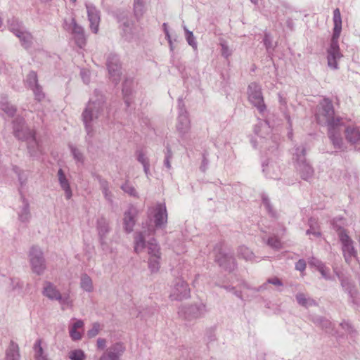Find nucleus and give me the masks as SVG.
Segmentation results:
<instances>
[{"label": "nucleus", "mask_w": 360, "mask_h": 360, "mask_svg": "<svg viewBox=\"0 0 360 360\" xmlns=\"http://www.w3.org/2000/svg\"><path fill=\"white\" fill-rule=\"evenodd\" d=\"M219 45L221 46V56L226 59H228L233 53L232 48H231L227 41L224 39L220 40Z\"/></svg>", "instance_id": "nucleus-44"}, {"label": "nucleus", "mask_w": 360, "mask_h": 360, "mask_svg": "<svg viewBox=\"0 0 360 360\" xmlns=\"http://www.w3.org/2000/svg\"><path fill=\"white\" fill-rule=\"evenodd\" d=\"M314 221V220L312 219H311L309 220V226H310V229H308L307 231H306V234L307 235H311L312 234L313 236H316V237H319L321 236V233L320 231L312 224V222Z\"/></svg>", "instance_id": "nucleus-56"}, {"label": "nucleus", "mask_w": 360, "mask_h": 360, "mask_svg": "<svg viewBox=\"0 0 360 360\" xmlns=\"http://www.w3.org/2000/svg\"><path fill=\"white\" fill-rule=\"evenodd\" d=\"M4 360H20V349L15 342L11 341L6 349Z\"/></svg>", "instance_id": "nucleus-26"}, {"label": "nucleus", "mask_w": 360, "mask_h": 360, "mask_svg": "<svg viewBox=\"0 0 360 360\" xmlns=\"http://www.w3.org/2000/svg\"><path fill=\"white\" fill-rule=\"evenodd\" d=\"M129 13L125 11H117L115 13V17L117 22L120 24V27L122 30V36L127 41H130L133 38L134 30L133 23L128 18Z\"/></svg>", "instance_id": "nucleus-14"}, {"label": "nucleus", "mask_w": 360, "mask_h": 360, "mask_svg": "<svg viewBox=\"0 0 360 360\" xmlns=\"http://www.w3.org/2000/svg\"><path fill=\"white\" fill-rule=\"evenodd\" d=\"M88 20L90 22L91 30L96 34L98 32V27L101 20L100 11L92 4H86Z\"/></svg>", "instance_id": "nucleus-17"}, {"label": "nucleus", "mask_w": 360, "mask_h": 360, "mask_svg": "<svg viewBox=\"0 0 360 360\" xmlns=\"http://www.w3.org/2000/svg\"><path fill=\"white\" fill-rule=\"evenodd\" d=\"M321 274L322 277L324 278L326 280L330 279V275H329V269L327 268L325 264H323L322 266H321L319 269H317Z\"/></svg>", "instance_id": "nucleus-60"}, {"label": "nucleus", "mask_w": 360, "mask_h": 360, "mask_svg": "<svg viewBox=\"0 0 360 360\" xmlns=\"http://www.w3.org/2000/svg\"><path fill=\"white\" fill-rule=\"evenodd\" d=\"M154 222L157 228L165 227L167 222V212L165 203H158L155 207Z\"/></svg>", "instance_id": "nucleus-20"}, {"label": "nucleus", "mask_w": 360, "mask_h": 360, "mask_svg": "<svg viewBox=\"0 0 360 360\" xmlns=\"http://www.w3.org/2000/svg\"><path fill=\"white\" fill-rule=\"evenodd\" d=\"M42 340L38 339L34 346L33 349L34 352V358L36 360H49L47 355L44 354V349L41 346Z\"/></svg>", "instance_id": "nucleus-36"}, {"label": "nucleus", "mask_w": 360, "mask_h": 360, "mask_svg": "<svg viewBox=\"0 0 360 360\" xmlns=\"http://www.w3.org/2000/svg\"><path fill=\"white\" fill-rule=\"evenodd\" d=\"M145 4L143 0H134V11L136 18H140L145 13Z\"/></svg>", "instance_id": "nucleus-42"}, {"label": "nucleus", "mask_w": 360, "mask_h": 360, "mask_svg": "<svg viewBox=\"0 0 360 360\" xmlns=\"http://www.w3.org/2000/svg\"><path fill=\"white\" fill-rule=\"evenodd\" d=\"M70 150L75 160H77V162L83 161V155L79 151V150H78L77 148L72 146H70Z\"/></svg>", "instance_id": "nucleus-58"}, {"label": "nucleus", "mask_w": 360, "mask_h": 360, "mask_svg": "<svg viewBox=\"0 0 360 360\" xmlns=\"http://www.w3.org/2000/svg\"><path fill=\"white\" fill-rule=\"evenodd\" d=\"M21 205L18 210V220L22 223H28L31 218L30 204L23 195L20 196Z\"/></svg>", "instance_id": "nucleus-21"}, {"label": "nucleus", "mask_w": 360, "mask_h": 360, "mask_svg": "<svg viewBox=\"0 0 360 360\" xmlns=\"http://www.w3.org/2000/svg\"><path fill=\"white\" fill-rule=\"evenodd\" d=\"M266 244L276 250H280L282 248L281 241L276 236L269 237L266 240Z\"/></svg>", "instance_id": "nucleus-46"}, {"label": "nucleus", "mask_w": 360, "mask_h": 360, "mask_svg": "<svg viewBox=\"0 0 360 360\" xmlns=\"http://www.w3.org/2000/svg\"><path fill=\"white\" fill-rule=\"evenodd\" d=\"M347 141L352 144L360 143V129L356 126H348L345 130Z\"/></svg>", "instance_id": "nucleus-24"}, {"label": "nucleus", "mask_w": 360, "mask_h": 360, "mask_svg": "<svg viewBox=\"0 0 360 360\" xmlns=\"http://www.w3.org/2000/svg\"><path fill=\"white\" fill-rule=\"evenodd\" d=\"M262 205L268 212V213L272 216H275V212L274 211L272 206L271 205L270 200L269 197L266 194L262 195Z\"/></svg>", "instance_id": "nucleus-48"}, {"label": "nucleus", "mask_w": 360, "mask_h": 360, "mask_svg": "<svg viewBox=\"0 0 360 360\" xmlns=\"http://www.w3.org/2000/svg\"><path fill=\"white\" fill-rule=\"evenodd\" d=\"M98 181L105 199L109 202L112 203L113 196L109 188V183L105 179L101 177H98Z\"/></svg>", "instance_id": "nucleus-33"}, {"label": "nucleus", "mask_w": 360, "mask_h": 360, "mask_svg": "<svg viewBox=\"0 0 360 360\" xmlns=\"http://www.w3.org/2000/svg\"><path fill=\"white\" fill-rule=\"evenodd\" d=\"M69 358L71 360H84L85 358V354L82 350L75 349L70 352Z\"/></svg>", "instance_id": "nucleus-51"}, {"label": "nucleus", "mask_w": 360, "mask_h": 360, "mask_svg": "<svg viewBox=\"0 0 360 360\" xmlns=\"http://www.w3.org/2000/svg\"><path fill=\"white\" fill-rule=\"evenodd\" d=\"M43 295L51 300H57L61 293L57 288L51 282H45L42 291Z\"/></svg>", "instance_id": "nucleus-25"}, {"label": "nucleus", "mask_w": 360, "mask_h": 360, "mask_svg": "<svg viewBox=\"0 0 360 360\" xmlns=\"http://www.w3.org/2000/svg\"><path fill=\"white\" fill-rule=\"evenodd\" d=\"M105 108L103 95L96 91L82 115L87 136L90 138L94 135V122L103 115Z\"/></svg>", "instance_id": "nucleus-2"}, {"label": "nucleus", "mask_w": 360, "mask_h": 360, "mask_svg": "<svg viewBox=\"0 0 360 360\" xmlns=\"http://www.w3.org/2000/svg\"><path fill=\"white\" fill-rule=\"evenodd\" d=\"M338 236L342 244L343 257L346 262L349 263L350 259L356 257L357 254L354 246V241L344 229L340 231Z\"/></svg>", "instance_id": "nucleus-13"}, {"label": "nucleus", "mask_w": 360, "mask_h": 360, "mask_svg": "<svg viewBox=\"0 0 360 360\" xmlns=\"http://www.w3.org/2000/svg\"><path fill=\"white\" fill-rule=\"evenodd\" d=\"M58 179L61 188L65 192L66 199H70L72 196V192L70 186L69 180L67 179L62 169H59L58 171Z\"/></svg>", "instance_id": "nucleus-23"}, {"label": "nucleus", "mask_w": 360, "mask_h": 360, "mask_svg": "<svg viewBox=\"0 0 360 360\" xmlns=\"http://www.w3.org/2000/svg\"><path fill=\"white\" fill-rule=\"evenodd\" d=\"M25 82L30 89L39 85L37 73L34 71L30 72L27 75Z\"/></svg>", "instance_id": "nucleus-45"}, {"label": "nucleus", "mask_w": 360, "mask_h": 360, "mask_svg": "<svg viewBox=\"0 0 360 360\" xmlns=\"http://www.w3.org/2000/svg\"><path fill=\"white\" fill-rule=\"evenodd\" d=\"M84 326V321L82 320H77L70 328V336L74 341L80 340L82 339V334L77 330L78 328H82Z\"/></svg>", "instance_id": "nucleus-31"}, {"label": "nucleus", "mask_w": 360, "mask_h": 360, "mask_svg": "<svg viewBox=\"0 0 360 360\" xmlns=\"http://www.w3.org/2000/svg\"><path fill=\"white\" fill-rule=\"evenodd\" d=\"M269 129V127L266 122H259L258 124L255 125L254 128L255 133L262 139V132L267 131Z\"/></svg>", "instance_id": "nucleus-47"}, {"label": "nucleus", "mask_w": 360, "mask_h": 360, "mask_svg": "<svg viewBox=\"0 0 360 360\" xmlns=\"http://www.w3.org/2000/svg\"><path fill=\"white\" fill-rule=\"evenodd\" d=\"M146 248L144 236L141 232L136 233L134 236V251L136 253L141 252Z\"/></svg>", "instance_id": "nucleus-37"}, {"label": "nucleus", "mask_w": 360, "mask_h": 360, "mask_svg": "<svg viewBox=\"0 0 360 360\" xmlns=\"http://www.w3.org/2000/svg\"><path fill=\"white\" fill-rule=\"evenodd\" d=\"M126 351V345L122 342H116L103 351L100 357H94L96 360H119Z\"/></svg>", "instance_id": "nucleus-12"}, {"label": "nucleus", "mask_w": 360, "mask_h": 360, "mask_svg": "<svg viewBox=\"0 0 360 360\" xmlns=\"http://www.w3.org/2000/svg\"><path fill=\"white\" fill-rule=\"evenodd\" d=\"M31 89L32 90V91L34 94L35 98L37 101H40L44 98L45 95L42 91V88L39 85H37Z\"/></svg>", "instance_id": "nucleus-54"}, {"label": "nucleus", "mask_w": 360, "mask_h": 360, "mask_svg": "<svg viewBox=\"0 0 360 360\" xmlns=\"http://www.w3.org/2000/svg\"><path fill=\"white\" fill-rule=\"evenodd\" d=\"M267 283H270V284H272V285H277V286H282L283 285V283L282 281L277 277H273V278H270L267 280Z\"/></svg>", "instance_id": "nucleus-64"}, {"label": "nucleus", "mask_w": 360, "mask_h": 360, "mask_svg": "<svg viewBox=\"0 0 360 360\" xmlns=\"http://www.w3.org/2000/svg\"><path fill=\"white\" fill-rule=\"evenodd\" d=\"M191 297V290L188 284L182 278H175L170 288L169 299L181 301Z\"/></svg>", "instance_id": "nucleus-6"}, {"label": "nucleus", "mask_w": 360, "mask_h": 360, "mask_svg": "<svg viewBox=\"0 0 360 360\" xmlns=\"http://www.w3.org/2000/svg\"><path fill=\"white\" fill-rule=\"evenodd\" d=\"M237 252L238 257H241L246 261L252 262L256 257L253 252L245 245L240 246Z\"/></svg>", "instance_id": "nucleus-35"}, {"label": "nucleus", "mask_w": 360, "mask_h": 360, "mask_svg": "<svg viewBox=\"0 0 360 360\" xmlns=\"http://www.w3.org/2000/svg\"><path fill=\"white\" fill-rule=\"evenodd\" d=\"M179 115L176 128L181 138H184L191 129V122L188 114L184 108V104L181 98L178 99Z\"/></svg>", "instance_id": "nucleus-9"}, {"label": "nucleus", "mask_w": 360, "mask_h": 360, "mask_svg": "<svg viewBox=\"0 0 360 360\" xmlns=\"http://www.w3.org/2000/svg\"><path fill=\"white\" fill-rule=\"evenodd\" d=\"M97 230L101 245H105L106 237L110 232L108 221L103 217L98 219L97 221Z\"/></svg>", "instance_id": "nucleus-22"}, {"label": "nucleus", "mask_w": 360, "mask_h": 360, "mask_svg": "<svg viewBox=\"0 0 360 360\" xmlns=\"http://www.w3.org/2000/svg\"><path fill=\"white\" fill-rule=\"evenodd\" d=\"M160 257H153L148 258V268L151 273L158 272L160 268Z\"/></svg>", "instance_id": "nucleus-43"}, {"label": "nucleus", "mask_w": 360, "mask_h": 360, "mask_svg": "<svg viewBox=\"0 0 360 360\" xmlns=\"http://www.w3.org/2000/svg\"><path fill=\"white\" fill-rule=\"evenodd\" d=\"M80 75L83 82L85 84H89L90 82V72L86 69H82L80 71Z\"/></svg>", "instance_id": "nucleus-59"}, {"label": "nucleus", "mask_w": 360, "mask_h": 360, "mask_svg": "<svg viewBox=\"0 0 360 360\" xmlns=\"http://www.w3.org/2000/svg\"><path fill=\"white\" fill-rule=\"evenodd\" d=\"M63 26L65 30L71 32L75 43L79 48L85 46L86 36L84 28L77 23L74 18L70 20L65 19Z\"/></svg>", "instance_id": "nucleus-8"}, {"label": "nucleus", "mask_w": 360, "mask_h": 360, "mask_svg": "<svg viewBox=\"0 0 360 360\" xmlns=\"http://www.w3.org/2000/svg\"><path fill=\"white\" fill-rule=\"evenodd\" d=\"M295 299L297 304L304 308L317 305V302L313 298L303 292L297 293Z\"/></svg>", "instance_id": "nucleus-27"}, {"label": "nucleus", "mask_w": 360, "mask_h": 360, "mask_svg": "<svg viewBox=\"0 0 360 360\" xmlns=\"http://www.w3.org/2000/svg\"><path fill=\"white\" fill-rule=\"evenodd\" d=\"M19 38L21 45L25 49H28L32 44V37L26 30L21 31L19 34L15 35Z\"/></svg>", "instance_id": "nucleus-34"}, {"label": "nucleus", "mask_w": 360, "mask_h": 360, "mask_svg": "<svg viewBox=\"0 0 360 360\" xmlns=\"http://www.w3.org/2000/svg\"><path fill=\"white\" fill-rule=\"evenodd\" d=\"M79 285L86 292H91L94 289L91 278L86 273L81 274Z\"/></svg>", "instance_id": "nucleus-28"}, {"label": "nucleus", "mask_w": 360, "mask_h": 360, "mask_svg": "<svg viewBox=\"0 0 360 360\" xmlns=\"http://www.w3.org/2000/svg\"><path fill=\"white\" fill-rule=\"evenodd\" d=\"M262 170L269 179H277L281 174L280 163L275 157L269 158L266 162L262 163Z\"/></svg>", "instance_id": "nucleus-16"}, {"label": "nucleus", "mask_w": 360, "mask_h": 360, "mask_svg": "<svg viewBox=\"0 0 360 360\" xmlns=\"http://www.w3.org/2000/svg\"><path fill=\"white\" fill-rule=\"evenodd\" d=\"M136 159L137 161L140 162L142 165H145L150 163L148 158L145 155V153L142 150L136 151Z\"/></svg>", "instance_id": "nucleus-53"}, {"label": "nucleus", "mask_w": 360, "mask_h": 360, "mask_svg": "<svg viewBox=\"0 0 360 360\" xmlns=\"http://www.w3.org/2000/svg\"><path fill=\"white\" fill-rule=\"evenodd\" d=\"M120 188L129 195L139 198V193L136 190L135 187L132 185V184L129 181L126 180L125 182L121 186Z\"/></svg>", "instance_id": "nucleus-41"}, {"label": "nucleus", "mask_w": 360, "mask_h": 360, "mask_svg": "<svg viewBox=\"0 0 360 360\" xmlns=\"http://www.w3.org/2000/svg\"><path fill=\"white\" fill-rule=\"evenodd\" d=\"M57 301H58L61 305L62 310L72 308L73 306V301L70 298V292H65L63 295H60Z\"/></svg>", "instance_id": "nucleus-40"}, {"label": "nucleus", "mask_w": 360, "mask_h": 360, "mask_svg": "<svg viewBox=\"0 0 360 360\" xmlns=\"http://www.w3.org/2000/svg\"><path fill=\"white\" fill-rule=\"evenodd\" d=\"M147 247L149 257L161 256L160 246L154 238H152L148 242Z\"/></svg>", "instance_id": "nucleus-38"}, {"label": "nucleus", "mask_w": 360, "mask_h": 360, "mask_svg": "<svg viewBox=\"0 0 360 360\" xmlns=\"http://www.w3.org/2000/svg\"><path fill=\"white\" fill-rule=\"evenodd\" d=\"M107 345V341L105 338H99L96 340V347L98 350H104L105 349Z\"/></svg>", "instance_id": "nucleus-61"}, {"label": "nucleus", "mask_w": 360, "mask_h": 360, "mask_svg": "<svg viewBox=\"0 0 360 360\" xmlns=\"http://www.w3.org/2000/svg\"><path fill=\"white\" fill-rule=\"evenodd\" d=\"M138 214L137 209L133 206L129 205L128 209L124 213L123 226L124 231L129 233H131L136 224V217Z\"/></svg>", "instance_id": "nucleus-18"}, {"label": "nucleus", "mask_w": 360, "mask_h": 360, "mask_svg": "<svg viewBox=\"0 0 360 360\" xmlns=\"http://www.w3.org/2000/svg\"><path fill=\"white\" fill-rule=\"evenodd\" d=\"M13 125L15 136L19 140L27 141V148L32 150V143L36 145L34 131L27 126L25 120L21 117H17L13 121Z\"/></svg>", "instance_id": "nucleus-4"}, {"label": "nucleus", "mask_w": 360, "mask_h": 360, "mask_svg": "<svg viewBox=\"0 0 360 360\" xmlns=\"http://www.w3.org/2000/svg\"><path fill=\"white\" fill-rule=\"evenodd\" d=\"M215 260L221 267L229 271L234 270L236 266L235 258L230 253L220 251L216 255Z\"/></svg>", "instance_id": "nucleus-19"}, {"label": "nucleus", "mask_w": 360, "mask_h": 360, "mask_svg": "<svg viewBox=\"0 0 360 360\" xmlns=\"http://www.w3.org/2000/svg\"><path fill=\"white\" fill-rule=\"evenodd\" d=\"M0 105L1 110L6 113L8 116H13L16 108L11 104H10L6 97H1V100L0 101Z\"/></svg>", "instance_id": "nucleus-39"}, {"label": "nucleus", "mask_w": 360, "mask_h": 360, "mask_svg": "<svg viewBox=\"0 0 360 360\" xmlns=\"http://www.w3.org/2000/svg\"><path fill=\"white\" fill-rule=\"evenodd\" d=\"M309 263L311 266L316 267L317 269H319L321 266H322L324 264L323 263H322L321 261L315 257H312L309 262Z\"/></svg>", "instance_id": "nucleus-63"}, {"label": "nucleus", "mask_w": 360, "mask_h": 360, "mask_svg": "<svg viewBox=\"0 0 360 360\" xmlns=\"http://www.w3.org/2000/svg\"><path fill=\"white\" fill-rule=\"evenodd\" d=\"M172 152L169 147H167V151L165 153V158L164 160V165L168 169H170L172 166L170 163V160L172 158Z\"/></svg>", "instance_id": "nucleus-55"}, {"label": "nucleus", "mask_w": 360, "mask_h": 360, "mask_svg": "<svg viewBox=\"0 0 360 360\" xmlns=\"http://www.w3.org/2000/svg\"><path fill=\"white\" fill-rule=\"evenodd\" d=\"M205 313L206 307L202 303L184 306L179 311V314L187 320L198 319Z\"/></svg>", "instance_id": "nucleus-15"}, {"label": "nucleus", "mask_w": 360, "mask_h": 360, "mask_svg": "<svg viewBox=\"0 0 360 360\" xmlns=\"http://www.w3.org/2000/svg\"><path fill=\"white\" fill-rule=\"evenodd\" d=\"M106 66L110 79L115 83L120 80L122 65L120 57L116 53H111L107 57Z\"/></svg>", "instance_id": "nucleus-11"}, {"label": "nucleus", "mask_w": 360, "mask_h": 360, "mask_svg": "<svg viewBox=\"0 0 360 360\" xmlns=\"http://www.w3.org/2000/svg\"><path fill=\"white\" fill-rule=\"evenodd\" d=\"M306 262L304 259H299L295 264V269L300 271H303L306 269Z\"/></svg>", "instance_id": "nucleus-62"}, {"label": "nucleus", "mask_w": 360, "mask_h": 360, "mask_svg": "<svg viewBox=\"0 0 360 360\" xmlns=\"http://www.w3.org/2000/svg\"><path fill=\"white\" fill-rule=\"evenodd\" d=\"M248 95L249 101L256 107L260 112H263L266 110L262 89L258 84L252 82L249 84Z\"/></svg>", "instance_id": "nucleus-10"}, {"label": "nucleus", "mask_w": 360, "mask_h": 360, "mask_svg": "<svg viewBox=\"0 0 360 360\" xmlns=\"http://www.w3.org/2000/svg\"><path fill=\"white\" fill-rule=\"evenodd\" d=\"M29 259L32 271L41 275L46 269V262L42 250L38 246H32L29 251Z\"/></svg>", "instance_id": "nucleus-7"}, {"label": "nucleus", "mask_w": 360, "mask_h": 360, "mask_svg": "<svg viewBox=\"0 0 360 360\" xmlns=\"http://www.w3.org/2000/svg\"><path fill=\"white\" fill-rule=\"evenodd\" d=\"M8 26L9 30L15 35L19 34L21 31L25 30L21 22L16 18L9 19L8 20Z\"/></svg>", "instance_id": "nucleus-32"}, {"label": "nucleus", "mask_w": 360, "mask_h": 360, "mask_svg": "<svg viewBox=\"0 0 360 360\" xmlns=\"http://www.w3.org/2000/svg\"><path fill=\"white\" fill-rule=\"evenodd\" d=\"M262 205L268 212V213L272 216H275V212L274 211L272 206L271 205L270 200L269 197L266 194L262 195Z\"/></svg>", "instance_id": "nucleus-49"}, {"label": "nucleus", "mask_w": 360, "mask_h": 360, "mask_svg": "<svg viewBox=\"0 0 360 360\" xmlns=\"http://www.w3.org/2000/svg\"><path fill=\"white\" fill-rule=\"evenodd\" d=\"M13 170H14L15 173L16 174V175L18 176V182H19V185H20L19 191H20V195H22V190L27 186L29 174L27 172H24L16 167L13 169Z\"/></svg>", "instance_id": "nucleus-30"}, {"label": "nucleus", "mask_w": 360, "mask_h": 360, "mask_svg": "<svg viewBox=\"0 0 360 360\" xmlns=\"http://www.w3.org/2000/svg\"><path fill=\"white\" fill-rule=\"evenodd\" d=\"M335 111L332 102L324 98L320 103L319 112L316 114V119L320 124H327L328 127V137L335 149H342L343 140L341 136L340 127L342 125V119L334 117Z\"/></svg>", "instance_id": "nucleus-1"}, {"label": "nucleus", "mask_w": 360, "mask_h": 360, "mask_svg": "<svg viewBox=\"0 0 360 360\" xmlns=\"http://www.w3.org/2000/svg\"><path fill=\"white\" fill-rule=\"evenodd\" d=\"M100 330V324L98 322H95L92 325V328L88 330L87 335L89 338L96 337Z\"/></svg>", "instance_id": "nucleus-52"}, {"label": "nucleus", "mask_w": 360, "mask_h": 360, "mask_svg": "<svg viewBox=\"0 0 360 360\" xmlns=\"http://www.w3.org/2000/svg\"><path fill=\"white\" fill-rule=\"evenodd\" d=\"M333 33L329 48L327 49L328 65L333 70L338 69V60L342 57L340 52L338 39L342 30V19L339 8L333 11Z\"/></svg>", "instance_id": "nucleus-3"}, {"label": "nucleus", "mask_w": 360, "mask_h": 360, "mask_svg": "<svg viewBox=\"0 0 360 360\" xmlns=\"http://www.w3.org/2000/svg\"><path fill=\"white\" fill-rule=\"evenodd\" d=\"M311 321L318 326L331 333L333 330V324L329 320L320 316L313 317Z\"/></svg>", "instance_id": "nucleus-29"}, {"label": "nucleus", "mask_w": 360, "mask_h": 360, "mask_svg": "<svg viewBox=\"0 0 360 360\" xmlns=\"http://www.w3.org/2000/svg\"><path fill=\"white\" fill-rule=\"evenodd\" d=\"M28 150L32 156L37 157L41 153V149L38 142L36 141V145L32 143V150L28 148Z\"/></svg>", "instance_id": "nucleus-57"}, {"label": "nucleus", "mask_w": 360, "mask_h": 360, "mask_svg": "<svg viewBox=\"0 0 360 360\" xmlns=\"http://www.w3.org/2000/svg\"><path fill=\"white\" fill-rule=\"evenodd\" d=\"M184 30L186 34V39L188 44L191 46L195 50L197 49V42L191 31H189L186 26H184Z\"/></svg>", "instance_id": "nucleus-50"}, {"label": "nucleus", "mask_w": 360, "mask_h": 360, "mask_svg": "<svg viewBox=\"0 0 360 360\" xmlns=\"http://www.w3.org/2000/svg\"><path fill=\"white\" fill-rule=\"evenodd\" d=\"M295 150L293 160L297 164V171L302 179L309 181L313 176L314 172L312 167L306 160V150L303 146L296 147Z\"/></svg>", "instance_id": "nucleus-5"}]
</instances>
